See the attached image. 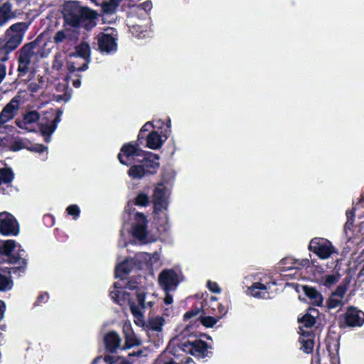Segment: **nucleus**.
I'll list each match as a JSON object with an SVG mask.
<instances>
[{"mask_svg":"<svg viewBox=\"0 0 364 364\" xmlns=\"http://www.w3.org/2000/svg\"><path fill=\"white\" fill-rule=\"evenodd\" d=\"M317 311L314 309H310L301 318H299V322L304 327H311L316 322Z\"/></svg>","mask_w":364,"mask_h":364,"instance_id":"29","label":"nucleus"},{"mask_svg":"<svg viewBox=\"0 0 364 364\" xmlns=\"http://www.w3.org/2000/svg\"><path fill=\"white\" fill-rule=\"evenodd\" d=\"M152 127H153L152 124L151 122H147L141 129V133H142L144 132L149 131L150 129L152 128Z\"/></svg>","mask_w":364,"mask_h":364,"instance_id":"53","label":"nucleus"},{"mask_svg":"<svg viewBox=\"0 0 364 364\" xmlns=\"http://www.w3.org/2000/svg\"><path fill=\"white\" fill-rule=\"evenodd\" d=\"M116 31L112 28H107L105 33L98 36V45L102 52L110 53L117 50Z\"/></svg>","mask_w":364,"mask_h":364,"instance_id":"12","label":"nucleus"},{"mask_svg":"<svg viewBox=\"0 0 364 364\" xmlns=\"http://www.w3.org/2000/svg\"><path fill=\"white\" fill-rule=\"evenodd\" d=\"M5 311V304L0 300V320L3 318Z\"/></svg>","mask_w":364,"mask_h":364,"instance_id":"54","label":"nucleus"},{"mask_svg":"<svg viewBox=\"0 0 364 364\" xmlns=\"http://www.w3.org/2000/svg\"><path fill=\"white\" fill-rule=\"evenodd\" d=\"M62 66L61 61L58 60V57H55V61L53 63V67L57 70L60 69Z\"/></svg>","mask_w":364,"mask_h":364,"instance_id":"55","label":"nucleus"},{"mask_svg":"<svg viewBox=\"0 0 364 364\" xmlns=\"http://www.w3.org/2000/svg\"><path fill=\"white\" fill-rule=\"evenodd\" d=\"M345 293H346V288L342 286H339L336 289L335 292H333L332 294L334 296H338V297H341V299H343Z\"/></svg>","mask_w":364,"mask_h":364,"instance_id":"47","label":"nucleus"},{"mask_svg":"<svg viewBox=\"0 0 364 364\" xmlns=\"http://www.w3.org/2000/svg\"><path fill=\"white\" fill-rule=\"evenodd\" d=\"M139 7L144 9L146 12H148L151 10L152 7V4L151 1H147L140 4Z\"/></svg>","mask_w":364,"mask_h":364,"instance_id":"49","label":"nucleus"},{"mask_svg":"<svg viewBox=\"0 0 364 364\" xmlns=\"http://www.w3.org/2000/svg\"><path fill=\"white\" fill-rule=\"evenodd\" d=\"M119 364H132V363L129 361L127 360L122 359V360H120Z\"/></svg>","mask_w":364,"mask_h":364,"instance_id":"62","label":"nucleus"},{"mask_svg":"<svg viewBox=\"0 0 364 364\" xmlns=\"http://www.w3.org/2000/svg\"><path fill=\"white\" fill-rule=\"evenodd\" d=\"M110 296L114 301L121 306L130 303L129 294L121 288L118 283L114 284V289L110 291Z\"/></svg>","mask_w":364,"mask_h":364,"instance_id":"20","label":"nucleus"},{"mask_svg":"<svg viewBox=\"0 0 364 364\" xmlns=\"http://www.w3.org/2000/svg\"><path fill=\"white\" fill-rule=\"evenodd\" d=\"M208 288L210 291L214 293H220V288L216 282L208 281L207 283Z\"/></svg>","mask_w":364,"mask_h":364,"instance_id":"42","label":"nucleus"},{"mask_svg":"<svg viewBox=\"0 0 364 364\" xmlns=\"http://www.w3.org/2000/svg\"><path fill=\"white\" fill-rule=\"evenodd\" d=\"M299 342L301 344V350L306 353H311L314 350V336L309 332H303L301 334Z\"/></svg>","mask_w":364,"mask_h":364,"instance_id":"24","label":"nucleus"},{"mask_svg":"<svg viewBox=\"0 0 364 364\" xmlns=\"http://www.w3.org/2000/svg\"><path fill=\"white\" fill-rule=\"evenodd\" d=\"M345 320L349 326H361L364 323V313L355 309H349L345 314Z\"/></svg>","mask_w":364,"mask_h":364,"instance_id":"18","label":"nucleus"},{"mask_svg":"<svg viewBox=\"0 0 364 364\" xmlns=\"http://www.w3.org/2000/svg\"><path fill=\"white\" fill-rule=\"evenodd\" d=\"M38 87H39L38 85L34 82H31L29 85V90L33 92H37L38 90Z\"/></svg>","mask_w":364,"mask_h":364,"instance_id":"56","label":"nucleus"},{"mask_svg":"<svg viewBox=\"0 0 364 364\" xmlns=\"http://www.w3.org/2000/svg\"><path fill=\"white\" fill-rule=\"evenodd\" d=\"M160 259L159 255L158 253H154L151 255V258H149V266H151L154 264L156 263Z\"/></svg>","mask_w":364,"mask_h":364,"instance_id":"48","label":"nucleus"},{"mask_svg":"<svg viewBox=\"0 0 364 364\" xmlns=\"http://www.w3.org/2000/svg\"><path fill=\"white\" fill-rule=\"evenodd\" d=\"M15 16L14 12L11 9V5L6 2L0 7V26H3L9 19Z\"/></svg>","mask_w":364,"mask_h":364,"instance_id":"28","label":"nucleus"},{"mask_svg":"<svg viewBox=\"0 0 364 364\" xmlns=\"http://www.w3.org/2000/svg\"><path fill=\"white\" fill-rule=\"evenodd\" d=\"M170 293L171 292H165L164 303L166 304H171L173 301V297Z\"/></svg>","mask_w":364,"mask_h":364,"instance_id":"52","label":"nucleus"},{"mask_svg":"<svg viewBox=\"0 0 364 364\" xmlns=\"http://www.w3.org/2000/svg\"><path fill=\"white\" fill-rule=\"evenodd\" d=\"M62 114H63V112L60 111V110H58V115H57V117L54 119V125H55L56 127H57V124L58 122H60V120H61L60 117H61Z\"/></svg>","mask_w":364,"mask_h":364,"instance_id":"57","label":"nucleus"},{"mask_svg":"<svg viewBox=\"0 0 364 364\" xmlns=\"http://www.w3.org/2000/svg\"><path fill=\"white\" fill-rule=\"evenodd\" d=\"M46 46H47V43H45L44 47L41 50L38 51V53L41 57L47 56L50 52V48H46Z\"/></svg>","mask_w":364,"mask_h":364,"instance_id":"51","label":"nucleus"},{"mask_svg":"<svg viewBox=\"0 0 364 364\" xmlns=\"http://www.w3.org/2000/svg\"><path fill=\"white\" fill-rule=\"evenodd\" d=\"M136 36L138 38H144V37H146V34L144 33L143 31H140L139 33H136Z\"/></svg>","mask_w":364,"mask_h":364,"instance_id":"60","label":"nucleus"},{"mask_svg":"<svg viewBox=\"0 0 364 364\" xmlns=\"http://www.w3.org/2000/svg\"><path fill=\"white\" fill-rule=\"evenodd\" d=\"M144 151L137 146L128 144L124 145L118 154V159L124 165H129L136 161V157L142 156Z\"/></svg>","mask_w":364,"mask_h":364,"instance_id":"11","label":"nucleus"},{"mask_svg":"<svg viewBox=\"0 0 364 364\" xmlns=\"http://www.w3.org/2000/svg\"><path fill=\"white\" fill-rule=\"evenodd\" d=\"M196 314H197V312H195V313L193 311L186 312L184 314V318L185 319L191 318V317L195 316Z\"/></svg>","mask_w":364,"mask_h":364,"instance_id":"58","label":"nucleus"},{"mask_svg":"<svg viewBox=\"0 0 364 364\" xmlns=\"http://www.w3.org/2000/svg\"><path fill=\"white\" fill-rule=\"evenodd\" d=\"M347 216V222L346 223V226L350 228L353 225L354 213L352 210H349L346 213Z\"/></svg>","mask_w":364,"mask_h":364,"instance_id":"46","label":"nucleus"},{"mask_svg":"<svg viewBox=\"0 0 364 364\" xmlns=\"http://www.w3.org/2000/svg\"><path fill=\"white\" fill-rule=\"evenodd\" d=\"M135 223L133 225L132 236L139 241L144 242L147 235V220L146 216L139 213L135 214Z\"/></svg>","mask_w":364,"mask_h":364,"instance_id":"13","label":"nucleus"},{"mask_svg":"<svg viewBox=\"0 0 364 364\" xmlns=\"http://www.w3.org/2000/svg\"><path fill=\"white\" fill-rule=\"evenodd\" d=\"M21 104V97H14L0 112V133L10 132L12 127L6 124L12 120L18 112Z\"/></svg>","mask_w":364,"mask_h":364,"instance_id":"5","label":"nucleus"},{"mask_svg":"<svg viewBox=\"0 0 364 364\" xmlns=\"http://www.w3.org/2000/svg\"><path fill=\"white\" fill-rule=\"evenodd\" d=\"M70 215H73L74 219L76 220L80 214V208L77 205H69L66 209Z\"/></svg>","mask_w":364,"mask_h":364,"instance_id":"40","label":"nucleus"},{"mask_svg":"<svg viewBox=\"0 0 364 364\" xmlns=\"http://www.w3.org/2000/svg\"><path fill=\"white\" fill-rule=\"evenodd\" d=\"M40 129L42 134L45 136L46 141L48 142L50 140V135L55 132L56 129V126H50L41 123Z\"/></svg>","mask_w":364,"mask_h":364,"instance_id":"33","label":"nucleus"},{"mask_svg":"<svg viewBox=\"0 0 364 364\" xmlns=\"http://www.w3.org/2000/svg\"><path fill=\"white\" fill-rule=\"evenodd\" d=\"M343 304V299L338 296L331 295L328 300V306L331 309L337 308Z\"/></svg>","mask_w":364,"mask_h":364,"instance_id":"39","label":"nucleus"},{"mask_svg":"<svg viewBox=\"0 0 364 364\" xmlns=\"http://www.w3.org/2000/svg\"><path fill=\"white\" fill-rule=\"evenodd\" d=\"M63 14L65 23L73 27L78 26L84 18L94 19L97 15L94 11L80 6L76 1L67 2Z\"/></svg>","mask_w":364,"mask_h":364,"instance_id":"2","label":"nucleus"},{"mask_svg":"<svg viewBox=\"0 0 364 364\" xmlns=\"http://www.w3.org/2000/svg\"><path fill=\"white\" fill-rule=\"evenodd\" d=\"M69 36V30L68 28H65L63 30L59 31L56 33L54 36V41L57 43H61L68 38Z\"/></svg>","mask_w":364,"mask_h":364,"instance_id":"37","label":"nucleus"},{"mask_svg":"<svg viewBox=\"0 0 364 364\" xmlns=\"http://www.w3.org/2000/svg\"><path fill=\"white\" fill-rule=\"evenodd\" d=\"M218 313L220 314V316L218 318V319H220L227 314L228 308L224 306L223 304H220L218 306Z\"/></svg>","mask_w":364,"mask_h":364,"instance_id":"45","label":"nucleus"},{"mask_svg":"<svg viewBox=\"0 0 364 364\" xmlns=\"http://www.w3.org/2000/svg\"><path fill=\"white\" fill-rule=\"evenodd\" d=\"M46 149V147L41 144H36V145L33 146L32 148L30 149L31 151H36V152H42V151H45Z\"/></svg>","mask_w":364,"mask_h":364,"instance_id":"50","label":"nucleus"},{"mask_svg":"<svg viewBox=\"0 0 364 364\" xmlns=\"http://www.w3.org/2000/svg\"><path fill=\"white\" fill-rule=\"evenodd\" d=\"M87 60H82L75 55L70 56L68 62V68L70 72H75L76 70H85L87 68Z\"/></svg>","mask_w":364,"mask_h":364,"instance_id":"21","label":"nucleus"},{"mask_svg":"<svg viewBox=\"0 0 364 364\" xmlns=\"http://www.w3.org/2000/svg\"><path fill=\"white\" fill-rule=\"evenodd\" d=\"M137 300L139 303V306L135 305L134 303L130 304V310L134 318V323L138 326L144 325V318L141 309L144 308V300L145 294L143 292H138L136 294Z\"/></svg>","mask_w":364,"mask_h":364,"instance_id":"14","label":"nucleus"},{"mask_svg":"<svg viewBox=\"0 0 364 364\" xmlns=\"http://www.w3.org/2000/svg\"><path fill=\"white\" fill-rule=\"evenodd\" d=\"M170 195V191L164 183H159L154 187L152 194L154 213L159 214L168 209Z\"/></svg>","mask_w":364,"mask_h":364,"instance_id":"6","label":"nucleus"},{"mask_svg":"<svg viewBox=\"0 0 364 364\" xmlns=\"http://www.w3.org/2000/svg\"><path fill=\"white\" fill-rule=\"evenodd\" d=\"M0 255L7 256L8 262L16 265L12 268L14 272H23L26 267L24 258L25 251L21 245L13 240H7L0 244Z\"/></svg>","mask_w":364,"mask_h":364,"instance_id":"1","label":"nucleus"},{"mask_svg":"<svg viewBox=\"0 0 364 364\" xmlns=\"http://www.w3.org/2000/svg\"><path fill=\"white\" fill-rule=\"evenodd\" d=\"M47 299H48V295H47V294H43V295H41V296L39 297V299H45V300H46Z\"/></svg>","mask_w":364,"mask_h":364,"instance_id":"64","label":"nucleus"},{"mask_svg":"<svg viewBox=\"0 0 364 364\" xmlns=\"http://www.w3.org/2000/svg\"><path fill=\"white\" fill-rule=\"evenodd\" d=\"M159 156L150 154L141 164L133 165L130 167L128 175L133 179H139L146 174H154L159 167Z\"/></svg>","mask_w":364,"mask_h":364,"instance_id":"4","label":"nucleus"},{"mask_svg":"<svg viewBox=\"0 0 364 364\" xmlns=\"http://www.w3.org/2000/svg\"><path fill=\"white\" fill-rule=\"evenodd\" d=\"M41 36H38L36 41L30 44L24 46L21 50L18 59V71L21 73H26L31 64L34 50L37 48L41 41Z\"/></svg>","mask_w":364,"mask_h":364,"instance_id":"7","label":"nucleus"},{"mask_svg":"<svg viewBox=\"0 0 364 364\" xmlns=\"http://www.w3.org/2000/svg\"><path fill=\"white\" fill-rule=\"evenodd\" d=\"M149 203V197L144 193H139L135 198V205L146 207Z\"/></svg>","mask_w":364,"mask_h":364,"instance_id":"35","label":"nucleus"},{"mask_svg":"<svg viewBox=\"0 0 364 364\" xmlns=\"http://www.w3.org/2000/svg\"><path fill=\"white\" fill-rule=\"evenodd\" d=\"M220 319L215 318L213 316H203L201 317L200 321L203 326L208 328L213 327Z\"/></svg>","mask_w":364,"mask_h":364,"instance_id":"38","label":"nucleus"},{"mask_svg":"<svg viewBox=\"0 0 364 364\" xmlns=\"http://www.w3.org/2000/svg\"><path fill=\"white\" fill-rule=\"evenodd\" d=\"M23 148H25V146L20 140L16 141L11 146V149L14 151H19Z\"/></svg>","mask_w":364,"mask_h":364,"instance_id":"43","label":"nucleus"},{"mask_svg":"<svg viewBox=\"0 0 364 364\" xmlns=\"http://www.w3.org/2000/svg\"><path fill=\"white\" fill-rule=\"evenodd\" d=\"M164 140L161 136L155 131H151L146 137V146L151 149H159Z\"/></svg>","mask_w":364,"mask_h":364,"instance_id":"27","label":"nucleus"},{"mask_svg":"<svg viewBox=\"0 0 364 364\" xmlns=\"http://www.w3.org/2000/svg\"><path fill=\"white\" fill-rule=\"evenodd\" d=\"M40 119L39 113L36 111L26 112L22 120L16 121L17 126L29 132L34 130L35 124Z\"/></svg>","mask_w":364,"mask_h":364,"instance_id":"17","label":"nucleus"},{"mask_svg":"<svg viewBox=\"0 0 364 364\" xmlns=\"http://www.w3.org/2000/svg\"><path fill=\"white\" fill-rule=\"evenodd\" d=\"M136 260L149 266V258H151V255L146 252H141L136 255Z\"/></svg>","mask_w":364,"mask_h":364,"instance_id":"41","label":"nucleus"},{"mask_svg":"<svg viewBox=\"0 0 364 364\" xmlns=\"http://www.w3.org/2000/svg\"><path fill=\"white\" fill-rule=\"evenodd\" d=\"M164 364H193V363L190 357H187L186 360H181L180 362L177 360H170Z\"/></svg>","mask_w":364,"mask_h":364,"instance_id":"44","label":"nucleus"},{"mask_svg":"<svg viewBox=\"0 0 364 364\" xmlns=\"http://www.w3.org/2000/svg\"><path fill=\"white\" fill-rule=\"evenodd\" d=\"M303 291L306 296H308L311 303L316 306H321L323 303L322 295L314 287L303 286Z\"/></svg>","mask_w":364,"mask_h":364,"instance_id":"25","label":"nucleus"},{"mask_svg":"<svg viewBox=\"0 0 364 364\" xmlns=\"http://www.w3.org/2000/svg\"><path fill=\"white\" fill-rule=\"evenodd\" d=\"M80 84H81V82L78 79L73 80V85L75 87H79L80 86Z\"/></svg>","mask_w":364,"mask_h":364,"instance_id":"59","label":"nucleus"},{"mask_svg":"<svg viewBox=\"0 0 364 364\" xmlns=\"http://www.w3.org/2000/svg\"><path fill=\"white\" fill-rule=\"evenodd\" d=\"M178 276L172 269H165L159 275V284L165 292L175 291L178 284Z\"/></svg>","mask_w":364,"mask_h":364,"instance_id":"10","label":"nucleus"},{"mask_svg":"<svg viewBox=\"0 0 364 364\" xmlns=\"http://www.w3.org/2000/svg\"><path fill=\"white\" fill-rule=\"evenodd\" d=\"M13 179L14 173L10 168H4L0 169V185L10 183Z\"/></svg>","mask_w":364,"mask_h":364,"instance_id":"32","label":"nucleus"},{"mask_svg":"<svg viewBox=\"0 0 364 364\" xmlns=\"http://www.w3.org/2000/svg\"><path fill=\"white\" fill-rule=\"evenodd\" d=\"M13 285V280L9 275L0 273V291H9L12 289Z\"/></svg>","mask_w":364,"mask_h":364,"instance_id":"30","label":"nucleus"},{"mask_svg":"<svg viewBox=\"0 0 364 364\" xmlns=\"http://www.w3.org/2000/svg\"><path fill=\"white\" fill-rule=\"evenodd\" d=\"M183 350L195 356L203 357L207 352V345L203 341L196 340L193 342L185 343Z\"/></svg>","mask_w":364,"mask_h":364,"instance_id":"16","label":"nucleus"},{"mask_svg":"<svg viewBox=\"0 0 364 364\" xmlns=\"http://www.w3.org/2000/svg\"><path fill=\"white\" fill-rule=\"evenodd\" d=\"M28 24L25 22L16 23L11 26L6 31L4 38L0 43V48L8 53L15 50L23 41Z\"/></svg>","mask_w":364,"mask_h":364,"instance_id":"3","label":"nucleus"},{"mask_svg":"<svg viewBox=\"0 0 364 364\" xmlns=\"http://www.w3.org/2000/svg\"><path fill=\"white\" fill-rule=\"evenodd\" d=\"M0 233L4 235H17L19 233L16 219L8 212L0 213Z\"/></svg>","mask_w":364,"mask_h":364,"instance_id":"9","label":"nucleus"},{"mask_svg":"<svg viewBox=\"0 0 364 364\" xmlns=\"http://www.w3.org/2000/svg\"><path fill=\"white\" fill-rule=\"evenodd\" d=\"M66 87H67V85H62V86H59V87H58V88H57V89H58L59 91H64V90L66 89Z\"/></svg>","mask_w":364,"mask_h":364,"instance_id":"61","label":"nucleus"},{"mask_svg":"<svg viewBox=\"0 0 364 364\" xmlns=\"http://www.w3.org/2000/svg\"><path fill=\"white\" fill-rule=\"evenodd\" d=\"M134 267V262L132 259H124L121 263H119L115 269V275L117 277L123 279Z\"/></svg>","mask_w":364,"mask_h":364,"instance_id":"26","label":"nucleus"},{"mask_svg":"<svg viewBox=\"0 0 364 364\" xmlns=\"http://www.w3.org/2000/svg\"><path fill=\"white\" fill-rule=\"evenodd\" d=\"M140 28H141V26H134L133 28L134 31L132 32L133 33H134V32H136V33L139 32Z\"/></svg>","mask_w":364,"mask_h":364,"instance_id":"63","label":"nucleus"},{"mask_svg":"<svg viewBox=\"0 0 364 364\" xmlns=\"http://www.w3.org/2000/svg\"><path fill=\"white\" fill-rule=\"evenodd\" d=\"M338 279H339V276L338 275H336V274H328V275H326L325 276L323 279H322V284L327 287H331L332 285L335 284L336 283L338 282Z\"/></svg>","mask_w":364,"mask_h":364,"instance_id":"36","label":"nucleus"},{"mask_svg":"<svg viewBox=\"0 0 364 364\" xmlns=\"http://www.w3.org/2000/svg\"><path fill=\"white\" fill-rule=\"evenodd\" d=\"M90 46L87 43H82L76 48V54L75 55L82 58V60H87V58L90 56Z\"/></svg>","mask_w":364,"mask_h":364,"instance_id":"31","label":"nucleus"},{"mask_svg":"<svg viewBox=\"0 0 364 364\" xmlns=\"http://www.w3.org/2000/svg\"><path fill=\"white\" fill-rule=\"evenodd\" d=\"M166 320L162 316H154L149 317L146 321H144V325L140 326L148 333L152 332L159 335L163 331V327Z\"/></svg>","mask_w":364,"mask_h":364,"instance_id":"15","label":"nucleus"},{"mask_svg":"<svg viewBox=\"0 0 364 364\" xmlns=\"http://www.w3.org/2000/svg\"><path fill=\"white\" fill-rule=\"evenodd\" d=\"M309 261L307 259H295L291 257H287L282 259L279 265L284 271H287L293 269H300L306 267L309 265Z\"/></svg>","mask_w":364,"mask_h":364,"instance_id":"19","label":"nucleus"},{"mask_svg":"<svg viewBox=\"0 0 364 364\" xmlns=\"http://www.w3.org/2000/svg\"><path fill=\"white\" fill-rule=\"evenodd\" d=\"M309 249L320 259L329 258L335 250L331 243L323 238H314L309 243Z\"/></svg>","mask_w":364,"mask_h":364,"instance_id":"8","label":"nucleus"},{"mask_svg":"<svg viewBox=\"0 0 364 364\" xmlns=\"http://www.w3.org/2000/svg\"><path fill=\"white\" fill-rule=\"evenodd\" d=\"M269 288V285H264L260 282H255L248 288L247 293L254 297L267 298L269 296L267 292Z\"/></svg>","mask_w":364,"mask_h":364,"instance_id":"23","label":"nucleus"},{"mask_svg":"<svg viewBox=\"0 0 364 364\" xmlns=\"http://www.w3.org/2000/svg\"><path fill=\"white\" fill-rule=\"evenodd\" d=\"M121 341L119 336L114 331L107 333L105 336L106 348L110 352H115L119 348Z\"/></svg>","mask_w":364,"mask_h":364,"instance_id":"22","label":"nucleus"},{"mask_svg":"<svg viewBox=\"0 0 364 364\" xmlns=\"http://www.w3.org/2000/svg\"><path fill=\"white\" fill-rule=\"evenodd\" d=\"M119 3V0H109V1H104L102 5V10L106 14H112L115 11Z\"/></svg>","mask_w":364,"mask_h":364,"instance_id":"34","label":"nucleus"}]
</instances>
